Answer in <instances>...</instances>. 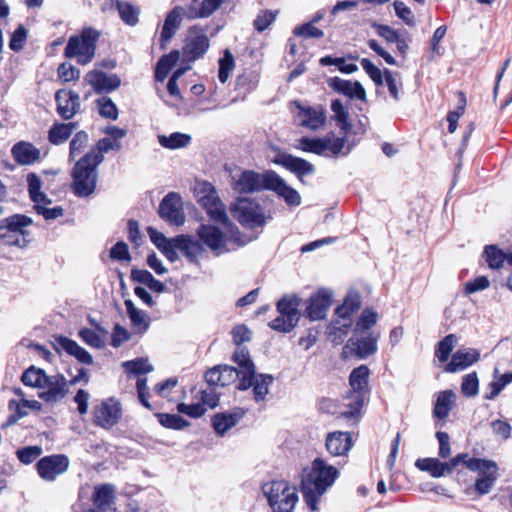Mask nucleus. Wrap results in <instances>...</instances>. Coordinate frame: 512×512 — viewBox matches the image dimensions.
<instances>
[{"instance_id": "052dcab7", "label": "nucleus", "mask_w": 512, "mask_h": 512, "mask_svg": "<svg viewBox=\"0 0 512 512\" xmlns=\"http://www.w3.org/2000/svg\"><path fill=\"white\" fill-rule=\"evenodd\" d=\"M223 0H204L199 10L190 9V18H204L210 16L222 3Z\"/></svg>"}, {"instance_id": "e2e57ef3", "label": "nucleus", "mask_w": 512, "mask_h": 512, "mask_svg": "<svg viewBox=\"0 0 512 512\" xmlns=\"http://www.w3.org/2000/svg\"><path fill=\"white\" fill-rule=\"evenodd\" d=\"M278 11L263 10L255 18L253 25L258 32L265 31L276 19Z\"/></svg>"}, {"instance_id": "774afa93", "label": "nucleus", "mask_w": 512, "mask_h": 512, "mask_svg": "<svg viewBox=\"0 0 512 512\" xmlns=\"http://www.w3.org/2000/svg\"><path fill=\"white\" fill-rule=\"evenodd\" d=\"M26 39L27 30L22 25L18 26L11 35L9 48L15 52L20 51L23 48Z\"/></svg>"}, {"instance_id": "412c9836", "label": "nucleus", "mask_w": 512, "mask_h": 512, "mask_svg": "<svg viewBox=\"0 0 512 512\" xmlns=\"http://www.w3.org/2000/svg\"><path fill=\"white\" fill-rule=\"evenodd\" d=\"M159 214L162 219L173 225L179 226L185 222V216L180 207V199L174 193H169L164 197L159 206Z\"/></svg>"}, {"instance_id": "1a4fd4ad", "label": "nucleus", "mask_w": 512, "mask_h": 512, "mask_svg": "<svg viewBox=\"0 0 512 512\" xmlns=\"http://www.w3.org/2000/svg\"><path fill=\"white\" fill-rule=\"evenodd\" d=\"M296 110L294 120L297 126L318 132L325 128L327 122V111L322 105H309L307 103L295 102Z\"/></svg>"}, {"instance_id": "20e7f679", "label": "nucleus", "mask_w": 512, "mask_h": 512, "mask_svg": "<svg viewBox=\"0 0 512 512\" xmlns=\"http://www.w3.org/2000/svg\"><path fill=\"white\" fill-rule=\"evenodd\" d=\"M199 204L205 208L209 217L226 228L233 236V223L229 220L225 205L221 202L215 188L208 182L199 183L195 189Z\"/></svg>"}, {"instance_id": "423d86ee", "label": "nucleus", "mask_w": 512, "mask_h": 512, "mask_svg": "<svg viewBox=\"0 0 512 512\" xmlns=\"http://www.w3.org/2000/svg\"><path fill=\"white\" fill-rule=\"evenodd\" d=\"M263 492L274 512H292L298 502L296 488L286 481L266 483Z\"/></svg>"}, {"instance_id": "69168bd1", "label": "nucleus", "mask_w": 512, "mask_h": 512, "mask_svg": "<svg viewBox=\"0 0 512 512\" xmlns=\"http://www.w3.org/2000/svg\"><path fill=\"white\" fill-rule=\"evenodd\" d=\"M393 6L397 17H399L403 22H405L406 25H415V18L413 12L403 1L396 0L394 1Z\"/></svg>"}, {"instance_id": "bf43d9fd", "label": "nucleus", "mask_w": 512, "mask_h": 512, "mask_svg": "<svg viewBox=\"0 0 512 512\" xmlns=\"http://www.w3.org/2000/svg\"><path fill=\"white\" fill-rule=\"evenodd\" d=\"M196 399H198L200 404L206 407V410L208 408L213 409L219 403V394L216 392V389L210 385L207 389L199 391Z\"/></svg>"}, {"instance_id": "9d476101", "label": "nucleus", "mask_w": 512, "mask_h": 512, "mask_svg": "<svg viewBox=\"0 0 512 512\" xmlns=\"http://www.w3.org/2000/svg\"><path fill=\"white\" fill-rule=\"evenodd\" d=\"M272 170L258 173L252 170H239L231 175V187L237 193H255L268 190Z\"/></svg>"}, {"instance_id": "a19ab883", "label": "nucleus", "mask_w": 512, "mask_h": 512, "mask_svg": "<svg viewBox=\"0 0 512 512\" xmlns=\"http://www.w3.org/2000/svg\"><path fill=\"white\" fill-rule=\"evenodd\" d=\"M455 397V393L451 390L440 392L433 410L434 416L445 419L452 408Z\"/></svg>"}, {"instance_id": "f3484780", "label": "nucleus", "mask_w": 512, "mask_h": 512, "mask_svg": "<svg viewBox=\"0 0 512 512\" xmlns=\"http://www.w3.org/2000/svg\"><path fill=\"white\" fill-rule=\"evenodd\" d=\"M121 405L114 399L104 400L94 411V422L103 428H111L116 425L121 418Z\"/></svg>"}, {"instance_id": "0eeeda50", "label": "nucleus", "mask_w": 512, "mask_h": 512, "mask_svg": "<svg viewBox=\"0 0 512 512\" xmlns=\"http://www.w3.org/2000/svg\"><path fill=\"white\" fill-rule=\"evenodd\" d=\"M369 369L366 365H361L352 370L349 382L352 388L351 401L347 404L348 410L341 412V417L345 419L357 418L364 404V391L368 385Z\"/></svg>"}, {"instance_id": "7ed1b4c3", "label": "nucleus", "mask_w": 512, "mask_h": 512, "mask_svg": "<svg viewBox=\"0 0 512 512\" xmlns=\"http://www.w3.org/2000/svg\"><path fill=\"white\" fill-rule=\"evenodd\" d=\"M104 160L99 153H87L76 162L73 169V190L77 196L93 193L96 186V167Z\"/></svg>"}, {"instance_id": "864d4df0", "label": "nucleus", "mask_w": 512, "mask_h": 512, "mask_svg": "<svg viewBox=\"0 0 512 512\" xmlns=\"http://www.w3.org/2000/svg\"><path fill=\"white\" fill-rule=\"evenodd\" d=\"M156 416L165 428L181 430L189 425V422L178 414L158 413Z\"/></svg>"}, {"instance_id": "f03ea898", "label": "nucleus", "mask_w": 512, "mask_h": 512, "mask_svg": "<svg viewBox=\"0 0 512 512\" xmlns=\"http://www.w3.org/2000/svg\"><path fill=\"white\" fill-rule=\"evenodd\" d=\"M21 380L26 386L38 388L39 398L47 404L62 401L69 392V381L64 375L60 373L47 375L43 369L35 366L26 369Z\"/></svg>"}, {"instance_id": "4be33fe9", "label": "nucleus", "mask_w": 512, "mask_h": 512, "mask_svg": "<svg viewBox=\"0 0 512 512\" xmlns=\"http://www.w3.org/2000/svg\"><path fill=\"white\" fill-rule=\"evenodd\" d=\"M241 374L235 367L229 365H219L209 369L205 374L206 382L211 386H227L234 383Z\"/></svg>"}, {"instance_id": "58836bf2", "label": "nucleus", "mask_w": 512, "mask_h": 512, "mask_svg": "<svg viewBox=\"0 0 512 512\" xmlns=\"http://www.w3.org/2000/svg\"><path fill=\"white\" fill-rule=\"evenodd\" d=\"M182 12L183 9L181 7H176L167 15L160 35L162 44L167 43L173 37L175 30L180 26Z\"/></svg>"}, {"instance_id": "bb28decb", "label": "nucleus", "mask_w": 512, "mask_h": 512, "mask_svg": "<svg viewBox=\"0 0 512 512\" xmlns=\"http://www.w3.org/2000/svg\"><path fill=\"white\" fill-rule=\"evenodd\" d=\"M479 358L480 353L478 350L474 348H461L452 355L450 362L445 367V371L450 373L462 371L476 363Z\"/></svg>"}, {"instance_id": "393cba45", "label": "nucleus", "mask_w": 512, "mask_h": 512, "mask_svg": "<svg viewBox=\"0 0 512 512\" xmlns=\"http://www.w3.org/2000/svg\"><path fill=\"white\" fill-rule=\"evenodd\" d=\"M55 99L57 111L64 119H71L80 109V96L76 92L59 90Z\"/></svg>"}, {"instance_id": "a211bd4d", "label": "nucleus", "mask_w": 512, "mask_h": 512, "mask_svg": "<svg viewBox=\"0 0 512 512\" xmlns=\"http://www.w3.org/2000/svg\"><path fill=\"white\" fill-rule=\"evenodd\" d=\"M233 361L238 365V372L241 374L237 386L239 390H247L252 385V378L255 372V365L250 357L249 351L244 347H238L233 354Z\"/></svg>"}, {"instance_id": "680f3d73", "label": "nucleus", "mask_w": 512, "mask_h": 512, "mask_svg": "<svg viewBox=\"0 0 512 512\" xmlns=\"http://www.w3.org/2000/svg\"><path fill=\"white\" fill-rule=\"evenodd\" d=\"M479 380L476 372L469 373L463 377L461 383V392L467 397H473L478 394Z\"/></svg>"}, {"instance_id": "7c9ffc66", "label": "nucleus", "mask_w": 512, "mask_h": 512, "mask_svg": "<svg viewBox=\"0 0 512 512\" xmlns=\"http://www.w3.org/2000/svg\"><path fill=\"white\" fill-rule=\"evenodd\" d=\"M328 85L335 91L349 97L350 99L356 98L361 101L366 100L365 89L357 81L352 82L338 77H333L328 80Z\"/></svg>"}, {"instance_id": "f704fd0d", "label": "nucleus", "mask_w": 512, "mask_h": 512, "mask_svg": "<svg viewBox=\"0 0 512 512\" xmlns=\"http://www.w3.org/2000/svg\"><path fill=\"white\" fill-rule=\"evenodd\" d=\"M324 157L336 158L340 155L346 156L350 152L345 137H337L334 134H328L322 137Z\"/></svg>"}, {"instance_id": "603ef678", "label": "nucleus", "mask_w": 512, "mask_h": 512, "mask_svg": "<svg viewBox=\"0 0 512 512\" xmlns=\"http://www.w3.org/2000/svg\"><path fill=\"white\" fill-rule=\"evenodd\" d=\"M116 8L121 19L128 25L133 26L138 22L139 10L128 2L116 1Z\"/></svg>"}, {"instance_id": "f8f14e48", "label": "nucleus", "mask_w": 512, "mask_h": 512, "mask_svg": "<svg viewBox=\"0 0 512 512\" xmlns=\"http://www.w3.org/2000/svg\"><path fill=\"white\" fill-rule=\"evenodd\" d=\"M233 217L249 228L262 227L266 222L264 212L258 202L249 198H239L231 206Z\"/></svg>"}, {"instance_id": "e433bc0d", "label": "nucleus", "mask_w": 512, "mask_h": 512, "mask_svg": "<svg viewBox=\"0 0 512 512\" xmlns=\"http://www.w3.org/2000/svg\"><path fill=\"white\" fill-rule=\"evenodd\" d=\"M124 304L135 331L144 334L150 326V320L146 312L136 308L132 300H125Z\"/></svg>"}, {"instance_id": "79ce46f5", "label": "nucleus", "mask_w": 512, "mask_h": 512, "mask_svg": "<svg viewBox=\"0 0 512 512\" xmlns=\"http://www.w3.org/2000/svg\"><path fill=\"white\" fill-rule=\"evenodd\" d=\"M28 192L34 205L37 203L51 204V200L41 191L42 182L38 175L29 173L27 175Z\"/></svg>"}, {"instance_id": "5fc2aeb1", "label": "nucleus", "mask_w": 512, "mask_h": 512, "mask_svg": "<svg viewBox=\"0 0 512 512\" xmlns=\"http://www.w3.org/2000/svg\"><path fill=\"white\" fill-rule=\"evenodd\" d=\"M384 83L386 84L390 95L396 100H400V91L402 89L401 77L398 73H392L389 70L384 71Z\"/></svg>"}, {"instance_id": "de8ad7c7", "label": "nucleus", "mask_w": 512, "mask_h": 512, "mask_svg": "<svg viewBox=\"0 0 512 512\" xmlns=\"http://www.w3.org/2000/svg\"><path fill=\"white\" fill-rule=\"evenodd\" d=\"M75 128L74 123L55 124L49 131V140L55 145L65 142Z\"/></svg>"}, {"instance_id": "aec40b11", "label": "nucleus", "mask_w": 512, "mask_h": 512, "mask_svg": "<svg viewBox=\"0 0 512 512\" xmlns=\"http://www.w3.org/2000/svg\"><path fill=\"white\" fill-rule=\"evenodd\" d=\"M361 305V298L360 295L356 292L349 293L343 304L336 309V314L338 316V320L334 322V329H337L341 331L342 333L346 334L347 329L351 325V321L349 319V316L351 313L355 312L359 309Z\"/></svg>"}, {"instance_id": "49530a36", "label": "nucleus", "mask_w": 512, "mask_h": 512, "mask_svg": "<svg viewBox=\"0 0 512 512\" xmlns=\"http://www.w3.org/2000/svg\"><path fill=\"white\" fill-rule=\"evenodd\" d=\"M483 257L488 263L489 268L499 269L502 267L505 261L508 263V258L510 257V254H505L496 246L490 245L485 247Z\"/></svg>"}, {"instance_id": "f257e3e1", "label": "nucleus", "mask_w": 512, "mask_h": 512, "mask_svg": "<svg viewBox=\"0 0 512 512\" xmlns=\"http://www.w3.org/2000/svg\"><path fill=\"white\" fill-rule=\"evenodd\" d=\"M338 476L339 471L336 467L322 458L314 459L310 470L302 480L303 497L311 510L317 509L320 497L333 485Z\"/></svg>"}, {"instance_id": "a878e982", "label": "nucleus", "mask_w": 512, "mask_h": 512, "mask_svg": "<svg viewBox=\"0 0 512 512\" xmlns=\"http://www.w3.org/2000/svg\"><path fill=\"white\" fill-rule=\"evenodd\" d=\"M326 449L332 456H346L353 446L349 432L334 431L326 436Z\"/></svg>"}, {"instance_id": "c756f323", "label": "nucleus", "mask_w": 512, "mask_h": 512, "mask_svg": "<svg viewBox=\"0 0 512 512\" xmlns=\"http://www.w3.org/2000/svg\"><path fill=\"white\" fill-rule=\"evenodd\" d=\"M378 339L379 334L369 332L360 336L354 335L348 343L360 359H365L377 351Z\"/></svg>"}, {"instance_id": "338daca9", "label": "nucleus", "mask_w": 512, "mask_h": 512, "mask_svg": "<svg viewBox=\"0 0 512 512\" xmlns=\"http://www.w3.org/2000/svg\"><path fill=\"white\" fill-rule=\"evenodd\" d=\"M88 134L80 131L76 133V135L73 137V139L70 142V153L69 157L75 158L77 155H79L83 149L86 147L88 143Z\"/></svg>"}, {"instance_id": "ddd939ff", "label": "nucleus", "mask_w": 512, "mask_h": 512, "mask_svg": "<svg viewBox=\"0 0 512 512\" xmlns=\"http://www.w3.org/2000/svg\"><path fill=\"white\" fill-rule=\"evenodd\" d=\"M300 301L296 296L283 297L277 302L279 316L269 323V326L280 332L291 331L300 319L298 311Z\"/></svg>"}, {"instance_id": "c9c22d12", "label": "nucleus", "mask_w": 512, "mask_h": 512, "mask_svg": "<svg viewBox=\"0 0 512 512\" xmlns=\"http://www.w3.org/2000/svg\"><path fill=\"white\" fill-rule=\"evenodd\" d=\"M57 344L58 346L63 349L67 354L70 356L75 357L80 363L86 364V365H92L93 364V357L92 355L82 348L77 342L74 340H71L67 337L60 336L57 338Z\"/></svg>"}, {"instance_id": "0e129e2a", "label": "nucleus", "mask_w": 512, "mask_h": 512, "mask_svg": "<svg viewBox=\"0 0 512 512\" xmlns=\"http://www.w3.org/2000/svg\"><path fill=\"white\" fill-rule=\"evenodd\" d=\"M79 337L84 343L96 349L103 348L105 345L102 337L96 331L88 328L81 329Z\"/></svg>"}, {"instance_id": "72a5a7b5", "label": "nucleus", "mask_w": 512, "mask_h": 512, "mask_svg": "<svg viewBox=\"0 0 512 512\" xmlns=\"http://www.w3.org/2000/svg\"><path fill=\"white\" fill-rule=\"evenodd\" d=\"M176 242H178V249L181 251L185 257L191 261L195 262L201 258L205 252L203 247V243L201 241L193 239L188 235H179L176 236Z\"/></svg>"}, {"instance_id": "2f4dec72", "label": "nucleus", "mask_w": 512, "mask_h": 512, "mask_svg": "<svg viewBox=\"0 0 512 512\" xmlns=\"http://www.w3.org/2000/svg\"><path fill=\"white\" fill-rule=\"evenodd\" d=\"M11 154L20 165H31L40 159V150L32 143L20 141L13 145Z\"/></svg>"}, {"instance_id": "2eb2a0df", "label": "nucleus", "mask_w": 512, "mask_h": 512, "mask_svg": "<svg viewBox=\"0 0 512 512\" xmlns=\"http://www.w3.org/2000/svg\"><path fill=\"white\" fill-rule=\"evenodd\" d=\"M69 459L63 454L46 456L37 463L39 476L45 481H54L57 476L67 471Z\"/></svg>"}, {"instance_id": "a18cd8bd", "label": "nucleus", "mask_w": 512, "mask_h": 512, "mask_svg": "<svg viewBox=\"0 0 512 512\" xmlns=\"http://www.w3.org/2000/svg\"><path fill=\"white\" fill-rule=\"evenodd\" d=\"M377 320L378 313L375 310L371 308L364 309L354 326L355 336L366 334L376 324Z\"/></svg>"}, {"instance_id": "8fccbe9b", "label": "nucleus", "mask_w": 512, "mask_h": 512, "mask_svg": "<svg viewBox=\"0 0 512 512\" xmlns=\"http://www.w3.org/2000/svg\"><path fill=\"white\" fill-rule=\"evenodd\" d=\"M331 110L333 112V119L337 122L340 129L347 133L350 130L351 125L348 121L349 114L342 102L338 99L333 100L331 103Z\"/></svg>"}, {"instance_id": "6ab92c4d", "label": "nucleus", "mask_w": 512, "mask_h": 512, "mask_svg": "<svg viewBox=\"0 0 512 512\" xmlns=\"http://www.w3.org/2000/svg\"><path fill=\"white\" fill-rule=\"evenodd\" d=\"M84 81L89 84L96 93H109L116 90L121 80L116 74H106L100 70L89 71Z\"/></svg>"}, {"instance_id": "9b49d317", "label": "nucleus", "mask_w": 512, "mask_h": 512, "mask_svg": "<svg viewBox=\"0 0 512 512\" xmlns=\"http://www.w3.org/2000/svg\"><path fill=\"white\" fill-rule=\"evenodd\" d=\"M237 234L238 229L235 225H233V236H231V233L228 232L226 228L223 227V230H220L214 225H201L197 230L199 240L216 256L229 251L227 248V242L229 240L233 239L239 242Z\"/></svg>"}, {"instance_id": "c03bdc74", "label": "nucleus", "mask_w": 512, "mask_h": 512, "mask_svg": "<svg viewBox=\"0 0 512 512\" xmlns=\"http://www.w3.org/2000/svg\"><path fill=\"white\" fill-rule=\"evenodd\" d=\"M158 141L162 147L174 150L188 146L191 142V136L188 134L175 132L168 136L159 135Z\"/></svg>"}, {"instance_id": "473e14b6", "label": "nucleus", "mask_w": 512, "mask_h": 512, "mask_svg": "<svg viewBox=\"0 0 512 512\" xmlns=\"http://www.w3.org/2000/svg\"><path fill=\"white\" fill-rule=\"evenodd\" d=\"M243 409H235L232 412L217 413L212 418V425L218 435L223 436L229 429L234 427L244 416Z\"/></svg>"}, {"instance_id": "37998d69", "label": "nucleus", "mask_w": 512, "mask_h": 512, "mask_svg": "<svg viewBox=\"0 0 512 512\" xmlns=\"http://www.w3.org/2000/svg\"><path fill=\"white\" fill-rule=\"evenodd\" d=\"M512 382V373L499 375V369H494V380L488 385L485 398L492 400L496 398L506 385Z\"/></svg>"}, {"instance_id": "3c124183", "label": "nucleus", "mask_w": 512, "mask_h": 512, "mask_svg": "<svg viewBox=\"0 0 512 512\" xmlns=\"http://www.w3.org/2000/svg\"><path fill=\"white\" fill-rule=\"evenodd\" d=\"M458 342V337L454 334L445 336L439 343L435 352L440 362H447L450 353Z\"/></svg>"}, {"instance_id": "ea45409f", "label": "nucleus", "mask_w": 512, "mask_h": 512, "mask_svg": "<svg viewBox=\"0 0 512 512\" xmlns=\"http://www.w3.org/2000/svg\"><path fill=\"white\" fill-rule=\"evenodd\" d=\"M273 376L269 374H258L254 372L252 378L253 387V397L254 400L259 402L265 400L267 394L269 393V387L273 383Z\"/></svg>"}, {"instance_id": "6e6552de", "label": "nucleus", "mask_w": 512, "mask_h": 512, "mask_svg": "<svg viewBox=\"0 0 512 512\" xmlns=\"http://www.w3.org/2000/svg\"><path fill=\"white\" fill-rule=\"evenodd\" d=\"M462 463L471 471L477 472L475 490L480 494H488L493 488L498 477V466L492 460L467 458Z\"/></svg>"}, {"instance_id": "4c0bfd02", "label": "nucleus", "mask_w": 512, "mask_h": 512, "mask_svg": "<svg viewBox=\"0 0 512 512\" xmlns=\"http://www.w3.org/2000/svg\"><path fill=\"white\" fill-rule=\"evenodd\" d=\"M15 393L20 397V400H10L8 403V408L13 413L7 418V420L2 424V428L5 429L16 424L21 418L28 414L27 406L24 405V393L21 389H16Z\"/></svg>"}, {"instance_id": "5701e85b", "label": "nucleus", "mask_w": 512, "mask_h": 512, "mask_svg": "<svg viewBox=\"0 0 512 512\" xmlns=\"http://www.w3.org/2000/svg\"><path fill=\"white\" fill-rule=\"evenodd\" d=\"M93 504L96 509H90L89 512L115 511V487L111 484H103L95 487Z\"/></svg>"}, {"instance_id": "4468645a", "label": "nucleus", "mask_w": 512, "mask_h": 512, "mask_svg": "<svg viewBox=\"0 0 512 512\" xmlns=\"http://www.w3.org/2000/svg\"><path fill=\"white\" fill-rule=\"evenodd\" d=\"M210 47L206 30L200 26H193L188 29L183 57L186 62H194L202 58Z\"/></svg>"}, {"instance_id": "09e8293b", "label": "nucleus", "mask_w": 512, "mask_h": 512, "mask_svg": "<svg viewBox=\"0 0 512 512\" xmlns=\"http://www.w3.org/2000/svg\"><path fill=\"white\" fill-rule=\"evenodd\" d=\"M295 148L304 152L314 153L319 156L323 154L322 137H301L296 141Z\"/></svg>"}, {"instance_id": "4d7b16f0", "label": "nucleus", "mask_w": 512, "mask_h": 512, "mask_svg": "<svg viewBox=\"0 0 512 512\" xmlns=\"http://www.w3.org/2000/svg\"><path fill=\"white\" fill-rule=\"evenodd\" d=\"M99 114L111 120H116L118 118V109L115 103L111 100V98L103 96L97 99L96 101Z\"/></svg>"}, {"instance_id": "cd10ccee", "label": "nucleus", "mask_w": 512, "mask_h": 512, "mask_svg": "<svg viewBox=\"0 0 512 512\" xmlns=\"http://www.w3.org/2000/svg\"><path fill=\"white\" fill-rule=\"evenodd\" d=\"M273 162L295 173L300 179L305 175L312 174L315 170L313 164L305 159L286 153H279Z\"/></svg>"}, {"instance_id": "b1692460", "label": "nucleus", "mask_w": 512, "mask_h": 512, "mask_svg": "<svg viewBox=\"0 0 512 512\" xmlns=\"http://www.w3.org/2000/svg\"><path fill=\"white\" fill-rule=\"evenodd\" d=\"M331 305V292L327 289H320L310 297L309 305L306 308V315L311 320H319L326 316Z\"/></svg>"}, {"instance_id": "39448f33", "label": "nucleus", "mask_w": 512, "mask_h": 512, "mask_svg": "<svg viewBox=\"0 0 512 512\" xmlns=\"http://www.w3.org/2000/svg\"><path fill=\"white\" fill-rule=\"evenodd\" d=\"M99 36V32L92 28H85L80 35L71 36L65 47V56L76 58L81 65L89 64L95 56Z\"/></svg>"}, {"instance_id": "dca6fc26", "label": "nucleus", "mask_w": 512, "mask_h": 512, "mask_svg": "<svg viewBox=\"0 0 512 512\" xmlns=\"http://www.w3.org/2000/svg\"><path fill=\"white\" fill-rule=\"evenodd\" d=\"M467 454H458L449 462H440L436 458L418 459L415 466L422 471L429 472L432 477L439 478L445 474L451 473L459 463L465 461Z\"/></svg>"}, {"instance_id": "c85d7f7f", "label": "nucleus", "mask_w": 512, "mask_h": 512, "mask_svg": "<svg viewBox=\"0 0 512 512\" xmlns=\"http://www.w3.org/2000/svg\"><path fill=\"white\" fill-rule=\"evenodd\" d=\"M268 190L274 191L277 195L284 198L288 205L298 206L301 203L299 193L290 187L285 180L274 171L272 172V175H270Z\"/></svg>"}, {"instance_id": "6e6d98bb", "label": "nucleus", "mask_w": 512, "mask_h": 512, "mask_svg": "<svg viewBox=\"0 0 512 512\" xmlns=\"http://www.w3.org/2000/svg\"><path fill=\"white\" fill-rule=\"evenodd\" d=\"M234 67H235L234 56L232 55V53L229 50H225L222 58H220V60H219L218 77L222 83H225L228 80L230 73L233 71Z\"/></svg>"}, {"instance_id": "13d9d810", "label": "nucleus", "mask_w": 512, "mask_h": 512, "mask_svg": "<svg viewBox=\"0 0 512 512\" xmlns=\"http://www.w3.org/2000/svg\"><path fill=\"white\" fill-rule=\"evenodd\" d=\"M126 372L140 375L146 374L153 370L152 365L148 362L147 359L139 358L132 361H126L122 364Z\"/></svg>"}]
</instances>
